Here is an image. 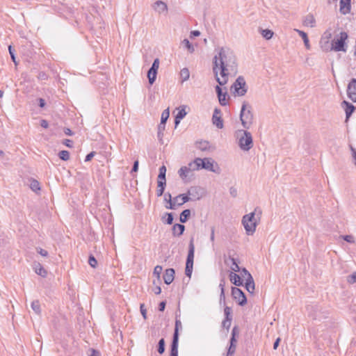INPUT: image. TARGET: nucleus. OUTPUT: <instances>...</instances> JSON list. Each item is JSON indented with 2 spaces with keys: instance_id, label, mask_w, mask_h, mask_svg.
Masks as SVG:
<instances>
[{
  "instance_id": "obj_18",
  "label": "nucleus",
  "mask_w": 356,
  "mask_h": 356,
  "mask_svg": "<svg viewBox=\"0 0 356 356\" xmlns=\"http://www.w3.org/2000/svg\"><path fill=\"white\" fill-rule=\"evenodd\" d=\"M195 147L197 149L202 152L209 151L211 149V145L207 140L197 141L195 143Z\"/></svg>"
},
{
  "instance_id": "obj_41",
  "label": "nucleus",
  "mask_w": 356,
  "mask_h": 356,
  "mask_svg": "<svg viewBox=\"0 0 356 356\" xmlns=\"http://www.w3.org/2000/svg\"><path fill=\"white\" fill-rule=\"evenodd\" d=\"M227 92H225L224 93H222L220 95V96L218 97L219 103L221 106L227 105Z\"/></svg>"
},
{
  "instance_id": "obj_64",
  "label": "nucleus",
  "mask_w": 356,
  "mask_h": 356,
  "mask_svg": "<svg viewBox=\"0 0 356 356\" xmlns=\"http://www.w3.org/2000/svg\"><path fill=\"white\" fill-rule=\"evenodd\" d=\"M350 149H351V152H352L353 158L354 160V163L356 166V149L355 148H353V147H351Z\"/></svg>"
},
{
  "instance_id": "obj_1",
  "label": "nucleus",
  "mask_w": 356,
  "mask_h": 356,
  "mask_svg": "<svg viewBox=\"0 0 356 356\" xmlns=\"http://www.w3.org/2000/svg\"><path fill=\"white\" fill-rule=\"evenodd\" d=\"M213 72L220 86L225 85L230 74L237 72L236 58L234 51L228 47H220L213 58Z\"/></svg>"
},
{
  "instance_id": "obj_12",
  "label": "nucleus",
  "mask_w": 356,
  "mask_h": 356,
  "mask_svg": "<svg viewBox=\"0 0 356 356\" xmlns=\"http://www.w3.org/2000/svg\"><path fill=\"white\" fill-rule=\"evenodd\" d=\"M220 114V110L218 108H215L212 117V122L213 124L216 125L218 129H222L223 127V121Z\"/></svg>"
},
{
  "instance_id": "obj_61",
  "label": "nucleus",
  "mask_w": 356,
  "mask_h": 356,
  "mask_svg": "<svg viewBox=\"0 0 356 356\" xmlns=\"http://www.w3.org/2000/svg\"><path fill=\"white\" fill-rule=\"evenodd\" d=\"M216 92L217 93L218 97H220V95L223 93L222 88L220 87V86H216L215 87Z\"/></svg>"
},
{
  "instance_id": "obj_39",
  "label": "nucleus",
  "mask_w": 356,
  "mask_h": 356,
  "mask_svg": "<svg viewBox=\"0 0 356 356\" xmlns=\"http://www.w3.org/2000/svg\"><path fill=\"white\" fill-rule=\"evenodd\" d=\"M58 156L63 161H67L70 159V152L67 150H62L58 153Z\"/></svg>"
},
{
  "instance_id": "obj_62",
  "label": "nucleus",
  "mask_w": 356,
  "mask_h": 356,
  "mask_svg": "<svg viewBox=\"0 0 356 356\" xmlns=\"http://www.w3.org/2000/svg\"><path fill=\"white\" fill-rule=\"evenodd\" d=\"M216 92L217 93L218 97H220V95L223 93L222 88L220 87V86H216L215 87Z\"/></svg>"
},
{
  "instance_id": "obj_9",
  "label": "nucleus",
  "mask_w": 356,
  "mask_h": 356,
  "mask_svg": "<svg viewBox=\"0 0 356 356\" xmlns=\"http://www.w3.org/2000/svg\"><path fill=\"white\" fill-rule=\"evenodd\" d=\"M232 296L233 298L241 306H243L247 302V298L242 290L237 287H232Z\"/></svg>"
},
{
  "instance_id": "obj_54",
  "label": "nucleus",
  "mask_w": 356,
  "mask_h": 356,
  "mask_svg": "<svg viewBox=\"0 0 356 356\" xmlns=\"http://www.w3.org/2000/svg\"><path fill=\"white\" fill-rule=\"evenodd\" d=\"M166 220L165 222L168 225H171L173 222V216L171 213H166Z\"/></svg>"
},
{
  "instance_id": "obj_58",
  "label": "nucleus",
  "mask_w": 356,
  "mask_h": 356,
  "mask_svg": "<svg viewBox=\"0 0 356 356\" xmlns=\"http://www.w3.org/2000/svg\"><path fill=\"white\" fill-rule=\"evenodd\" d=\"M140 312H141V314L143 315V318L145 319H146L147 318V316H146L147 311H146V309H145L144 304L140 305Z\"/></svg>"
},
{
  "instance_id": "obj_7",
  "label": "nucleus",
  "mask_w": 356,
  "mask_h": 356,
  "mask_svg": "<svg viewBox=\"0 0 356 356\" xmlns=\"http://www.w3.org/2000/svg\"><path fill=\"white\" fill-rule=\"evenodd\" d=\"M231 89L234 90L235 96H244L248 91V86L244 77L239 76L232 84Z\"/></svg>"
},
{
  "instance_id": "obj_17",
  "label": "nucleus",
  "mask_w": 356,
  "mask_h": 356,
  "mask_svg": "<svg viewBox=\"0 0 356 356\" xmlns=\"http://www.w3.org/2000/svg\"><path fill=\"white\" fill-rule=\"evenodd\" d=\"M175 270L173 268H168L165 270L163 275V280L166 284H171L175 277Z\"/></svg>"
},
{
  "instance_id": "obj_22",
  "label": "nucleus",
  "mask_w": 356,
  "mask_h": 356,
  "mask_svg": "<svg viewBox=\"0 0 356 356\" xmlns=\"http://www.w3.org/2000/svg\"><path fill=\"white\" fill-rule=\"evenodd\" d=\"M153 7H154V9L159 13L167 11V10H168L166 3L161 1H156L154 3Z\"/></svg>"
},
{
  "instance_id": "obj_11",
  "label": "nucleus",
  "mask_w": 356,
  "mask_h": 356,
  "mask_svg": "<svg viewBox=\"0 0 356 356\" xmlns=\"http://www.w3.org/2000/svg\"><path fill=\"white\" fill-rule=\"evenodd\" d=\"M348 97L353 102H356V79H353L347 88Z\"/></svg>"
},
{
  "instance_id": "obj_32",
  "label": "nucleus",
  "mask_w": 356,
  "mask_h": 356,
  "mask_svg": "<svg viewBox=\"0 0 356 356\" xmlns=\"http://www.w3.org/2000/svg\"><path fill=\"white\" fill-rule=\"evenodd\" d=\"M186 115V112L184 108L179 110L177 114L176 115L175 123L177 125L181 119H183Z\"/></svg>"
},
{
  "instance_id": "obj_45",
  "label": "nucleus",
  "mask_w": 356,
  "mask_h": 356,
  "mask_svg": "<svg viewBox=\"0 0 356 356\" xmlns=\"http://www.w3.org/2000/svg\"><path fill=\"white\" fill-rule=\"evenodd\" d=\"M340 238H342L344 241L349 243H355V237L353 235H341L340 236Z\"/></svg>"
},
{
  "instance_id": "obj_59",
  "label": "nucleus",
  "mask_w": 356,
  "mask_h": 356,
  "mask_svg": "<svg viewBox=\"0 0 356 356\" xmlns=\"http://www.w3.org/2000/svg\"><path fill=\"white\" fill-rule=\"evenodd\" d=\"M229 193L233 197H236L237 195V189L233 186L229 188Z\"/></svg>"
},
{
  "instance_id": "obj_16",
  "label": "nucleus",
  "mask_w": 356,
  "mask_h": 356,
  "mask_svg": "<svg viewBox=\"0 0 356 356\" xmlns=\"http://www.w3.org/2000/svg\"><path fill=\"white\" fill-rule=\"evenodd\" d=\"M194 252H195V246L193 244V239L192 238L189 243L188 252V256H187L186 264L193 265Z\"/></svg>"
},
{
  "instance_id": "obj_36",
  "label": "nucleus",
  "mask_w": 356,
  "mask_h": 356,
  "mask_svg": "<svg viewBox=\"0 0 356 356\" xmlns=\"http://www.w3.org/2000/svg\"><path fill=\"white\" fill-rule=\"evenodd\" d=\"M31 308L37 314H40L41 312L40 305L38 300H34L31 303Z\"/></svg>"
},
{
  "instance_id": "obj_27",
  "label": "nucleus",
  "mask_w": 356,
  "mask_h": 356,
  "mask_svg": "<svg viewBox=\"0 0 356 356\" xmlns=\"http://www.w3.org/2000/svg\"><path fill=\"white\" fill-rule=\"evenodd\" d=\"M165 184H166L165 181H162V180L157 181L158 188L156 190V195L158 197H160L163 194Z\"/></svg>"
},
{
  "instance_id": "obj_47",
  "label": "nucleus",
  "mask_w": 356,
  "mask_h": 356,
  "mask_svg": "<svg viewBox=\"0 0 356 356\" xmlns=\"http://www.w3.org/2000/svg\"><path fill=\"white\" fill-rule=\"evenodd\" d=\"M162 266H155L154 269V275H155L156 277H157V279L159 280L160 279V275L161 273H162Z\"/></svg>"
},
{
  "instance_id": "obj_35",
  "label": "nucleus",
  "mask_w": 356,
  "mask_h": 356,
  "mask_svg": "<svg viewBox=\"0 0 356 356\" xmlns=\"http://www.w3.org/2000/svg\"><path fill=\"white\" fill-rule=\"evenodd\" d=\"M261 34L265 39L270 40L273 35V32L270 29H262Z\"/></svg>"
},
{
  "instance_id": "obj_53",
  "label": "nucleus",
  "mask_w": 356,
  "mask_h": 356,
  "mask_svg": "<svg viewBox=\"0 0 356 356\" xmlns=\"http://www.w3.org/2000/svg\"><path fill=\"white\" fill-rule=\"evenodd\" d=\"M159 67V58H156V59H154V62L152 63V67L150 68L153 69V70H156L157 72Z\"/></svg>"
},
{
  "instance_id": "obj_6",
  "label": "nucleus",
  "mask_w": 356,
  "mask_h": 356,
  "mask_svg": "<svg viewBox=\"0 0 356 356\" xmlns=\"http://www.w3.org/2000/svg\"><path fill=\"white\" fill-rule=\"evenodd\" d=\"M168 205H165V208L168 209H176L178 207L183 205L184 203L192 200L188 195L186 194H180L174 198H172L171 195H168Z\"/></svg>"
},
{
  "instance_id": "obj_14",
  "label": "nucleus",
  "mask_w": 356,
  "mask_h": 356,
  "mask_svg": "<svg viewBox=\"0 0 356 356\" xmlns=\"http://www.w3.org/2000/svg\"><path fill=\"white\" fill-rule=\"evenodd\" d=\"M351 0H340L339 10L343 15L348 14L351 10Z\"/></svg>"
},
{
  "instance_id": "obj_55",
  "label": "nucleus",
  "mask_w": 356,
  "mask_h": 356,
  "mask_svg": "<svg viewBox=\"0 0 356 356\" xmlns=\"http://www.w3.org/2000/svg\"><path fill=\"white\" fill-rule=\"evenodd\" d=\"M231 308L229 307H225V309H224V313H225V318H231Z\"/></svg>"
},
{
  "instance_id": "obj_8",
  "label": "nucleus",
  "mask_w": 356,
  "mask_h": 356,
  "mask_svg": "<svg viewBox=\"0 0 356 356\" xmlns=\"http://www.w3.org/2000/svg\"><path fill=\"white\" fill-rule=\"evenodd\" d=\"M196 162H197L198 170L205 169L207 170L216 172V170L214 168V165L217 166V164L215 163L213 159L211 158H196Z\"/></svg>"
},
{
  "instance_id": "obj_50",
  "label": "nucleus",
  "mask_w": 356,
  "mask_h": 356,
  "mask_svg": "<svg viewBox=\"0 0 356 356\" xmlns=\"http://www.w3.org/2000/svg\"><path fill=\"white\" fill-rule=\"evenodd\" d=\"M347 281L349 284H354L356 282V273H353V274L348 275L347 277Z\"/></svg>"
},
{
  "instance_id": "obj_19",
  "label": "nucleus",
  "mask_w": 356,
  "mask_h": 356,
  "mask_svg": "<svg viewBox=\"0 0 356 356\" xmlns=\"http://www.w3.org/2000/svg\"><path fill=\"white\" fill-rule=\"evenodd\" d=\"M232 263V265L230 266V268L232 270V272H238L240 270V268L238 266V264L237 263V261L234 257H232L231 256H229V257L225 259V262L227 265H229V262Z\"/></svg>"
},
{
  "instance_id": "obj_60",
  "label": "nucleus",
  "mask_w": 356,
  "mask_h": 356,
  "mask_svg": "<svg viewBox=\"0 0 356 356\" xmlns=\"http://www.w3.org/2000/svg\"><path fill=\"white\" fill-rule=\"evenodd\" d=\"M95 154V152H91L90 153L87 154L86 156V159H85V161L86 162L90 161L94 157Z\"/></svg>"
},
{
  "instance_id": "obj_13",
  "label": "nucleus",
  "mask_w": 356,
  "mask_h": 356,
  "mask_svg": "<svg viewBox=\"0 0 356 356\" xmlns=\"http://www.w3.org/2000/svg\"><path fill=\"white\" fill-rule=\"evenodd\" d=\"M236 330H237L236 327H234L232 329V337L230 339V346H229V347L228 348V351H227L228 356H232L236 351Z\"/></svg>"
},
{
  "instance_id": "obj_2",
  "label": "nucleus",
  "mask_w": 356,
  "mask_h": 356,
  "mask_svg": "<svg viewBox=\"0 0 356 356\" xmlns=\"http://www.w3.org/2000/svg\"><path fill=\"white\" fill-rule=\"evenodd\" d=\"M261 213V209L256 207L252 212L243 216L241 222L248 235H252L255 232L257 226L260 222Z\"/></svg>"
},
{
  "instance_id": "obj_46",
  "label": "nucleus",
  "mask_w": 356,
  "mask_h": 356,
  "mask_svg": "<svg viewBox=\"0 0 356 356\" xmlns=\"http://www.w3.org/2000/svg\"><path fill=\"white\" fill-rule=\"evenodd\" d=\"M30 186L31 188L35 192L40 190V184L37 180L33 179L31 181Z\"/></svg>"
},
{
  "instance_id": "obj_57",
  "label": "nucleus",
  "mask_w": 356,
  "mask_h": 356,
  "mask_svg": "<svg viewBox=\"0 0 356 356\" xmlns=\"http://www.w3.org/2000/svg\"><path fill=\"white\" fill-rule=\"evenodd\" d=\"M37 252L42 257L48 256V252L42 248H37Z\"/></svg>"
},
{
  "instance_id": "obj_51",
  "label": "nucleus",
  "mask_w": 356,
  "mask_h": 356,
  "mask_svg": "<svg viewBox=\"0 0 356 356\" xmlns=\"http://www.w3.org/2000/svg\"><path fill=\"white\" fill-rule=\"evenodd\" d=\"M8 51H9V54L10 55L12 60L14 62V63L15 65H17V61H16V58H15V50L13 49L11 45H9Z\"/></svg>"
},
{
  "instance_id": "obj_43",
  "label": "nucleus",
  "mask_w": 356,
  "mask_h": 356,
  "mask_svg": "<svg viewBox=\"0 0 356 356\" xmlns=\"http://www.w3.org/2000/svg\"><path fill=\"white\" fill-rule=\"evenodd\" d=\"M182 325L180 320L176 319L175 321V327L173 337L177 336V338H179V330L181 329Z\"/></svg>"
},
{
  "instance_id": "obj_20",
  "label": "nucleus",
  "mask_w": 356,
  "mask_h": 356,
  "mask_svg": "<svg viewBox=\"0 0 356 356\" xmlns=\"http://www.w3.org/2000/svg\"><path fill=\"white\" fill-rule=\"evenodd\" d=\"M178 341L179 338H177V336L173 337L170 356H178Z\"/></svg>"
},
{
  "instance_id": "obj_49",
  "label": "nucleus",
  "mask_w": 356,
  "mask_h": 356,
  "mask_svg": "<svg viewBox=\"0 0 356 356\" xmlns=\"http://www.w3.org/2000/svg\"><path fill=\"white\" fill-rule=\"evenodd\" d=\"M88 264L92 268H95L97 265V261L93 255H90L88 259Z\"/></svg>"
},
{
  "instance_id": "obj_63",
  "label": "nucleus",
  "mask_w": 356,
  "mask_h": 356,
  "mask_svg": "<svg viewBox=\"0 0 356 356\" xmlns=\"http://www.w3.org/2000/svg\"><path fill=\"white\" fill-rule=\"evenodd\" d=\"M138 170V161H136L134 163V165H133V168H132V170H131V173L134 172H137Z\"/></svg>"
},
{
  "instance_id": "obj_42",
  "label": "nucleus",
  "mask_w": 356,
  "mask_h": 356,
  "mask_svg": "<svg viewBox=\"0 0 356 356\" xmlns=\"http://www.w3.org/2000/svg\"><path fill=\"white\" fill-rule=\"evenodd\" d=\"M186 168L188 169V171H195V170H199L198 168H196L197 167V162H196V159H194L193 161L190 162L188 165H186Z\"/></svg>"
},
{
  "instance_id": "obj_44",
  "label": "nucleus",
  "mask_w": 356,
  "mask_h": 356,
  "mask_svg": "<svg viewBox=\"0 0 356 356\" xmlns=\"http://www.w3.org/2000/svg\"><path fill=\"white\" fill-rule=\"evenodd\" d=\"M158 352L159 354H163L165 351V340L164 339H161L158 343Z\"/></svg>"
},
{
  "instance_id": "obj_28",
  "label": "nucleus",
  "mask_w": 356,
  "mask_h": 356,
  "mask_svg": "<svg viewBox=\"0 0 356 356\" xmlns=\"http://www.w3.org/2000/svg\"><path fill=\"white\" fill-rule=\"evenodd\" d=\"M157 72L153 69L149 68L147 72V78L150 85H152L156 79Z\"/></svg>"
},
{
  "instance_id": "obj_48",
  "label": "nucleus",
  "mask_w": 356,
  "mask_h": 356,
  "mask_svg": "<svg viewBox=\"0 0 356 356\" xmlns=\"http://www.w3.org/2000/svg\"><path fill=\"white\" fill-rule=\"evenodd\" d=\"M193 266L192 264H186V268H185V274L188 277H191L193 271Z\"/></svg>"
},
{
  "instance_id": "obj_33",
  "label": "nucleus",
  "mask_w": 356,
  "mask_h": 356,
  "mask_svg": "<svg viewBox=\"0 0 356 356\" xmlns=\"http://www.w3.org/2000/svg\"><path fill=\"white\" fill-rule=\"evenodd\" d=\"M225 278H222L220 282L219 287L220 288V300H225Z\"/></svg>"
},
{
  "instance_id": "obj_52",
  "label": "nucleus",
  "mask_w": 356,
  "mask_h": 356,
  "mask_svg": "<svg viewBox=\"0 0 356 356\" xmlns=\"http://www.w3.org/2000/svg\"><path fill=\"white\" fill-rule=\"evenodd\" d=\"M231 321H232V318H225V320L222 323V326L224 327H226L227 329H229L231 325Z\"/></svg>"
},
{
  "instance_id": "obj_24",
  "label": "nucleus",
  "mask_w": 356,
  "mask_h": 356,
  "mask_svg": "<svg viewBox=\"0 0 356 356\" xmlns=\"http://www.w3.org/2000/svg\"><path fill=\"white\" fill-rule=\"evenodd\" d=\"M245 286L246 290L249 293H254V291L255 289V285H254V280L252 276H250V277L248 279H246Z\"/></svg>"
},
{
  "instance_id": "obj_25",
  "label": "nucleus",
  "mask_w": 356,
  "mask_h": 356,
  "mask_svg": "<svg viewBox=\"0 0 356 356\" xmlns=\"http://www.w3.org/2000/svg\"><path fill=\"white\" fill-rule=\"evenodd\" d=\"M185 230V226L181 224H175L172 227V233L175 236H181Z\"/></svg>"
},
{
  "instance_id": "obj_26",
  "label": "nucleus",
  "mask_w": 356,
  "mask_h": 356,
  "mask_svg": "<svg viewBox=\"0 0 356 356\" xmlns=\"http://www.w3.org/2000/svg\"><path fill=\"white\" fill-rule=\"evenodd\" d=\"M295 31L302 38L306 49H310V44H309V38L307 37V33L305 32H304L302 31H300V30H298V29H295Z\"/></svg>"
},
{
  "instance_id": "obj_30",
  "label": "nucleus",
  "mask_w": 356,
  "mask_h": 356,
  "mask_svg": "<svg viewBox=\"0 0 356 356\" xmlns=\"http://www.w3.org/2000/svg\"><path fill=\"white\" fill-rule=\"evenodd\" d=\"M191 172V171H188V169L186 168V166H182L179 170H178V175L181 177V179L184 181H185L188 176V174Z\"/></svg>"
},
{
  "instance_id": "obj_5",
  "label": "nucleus",
  "mask_w": 356,
  "mask_h": 356,
  "mask_svg": "<svg viewBox=\"0 0 356 356\" xmlns=\"http://www.w3.org/2000/svg\"><path fill=\"white\" fill-rule=\"evenodd\" d=\"M347 33L342 31L339 35L334 37L332 40L331 49L335 51H346V41L348 39Z\"/></svg>"
},
{
  "instance_id": "obj_21",
  "label": "nucleus",
  "mask_w": 356,
  "mask_h": 356,
  "mask_svg": "<svg viewBox=\"0 0 356 356\" xmlns=\"http://www.w3.org/2000/svg\"><path fill=\"white\" fill-rule=\"evenodd\" d=\"M229 277L231 282L233 283L234 285L238 286L243 285V281L238 274L234 272H231L229 275Z\"/></svg>"
},
{
  "instance_id": "obj_40",
  "label": "nucleus",
  "mask_w": 356,
  "mask_h": 356,
  "mask_svg": "<svg viewBox=\"0 0 356 356\" xmlns=\"http://www.w3.org/2000/svg\"><path fill=\"white\" fill-rule=\"evenodd\" d=\"M170 115V112L168 109H166L163 111L161 114V124H165L166 121L168 120Z\"/></svg>"
},
{
  "instance_id": "obj_56",
  "label": "nucleus",
  "mask_w": 356,
  "mask_h": 356,
  "mask_svg": "<svg viewBox=\"0 0 356 356\" xmlns=\"http://www.w3.org/2000/svg\"><path fill=\"white\" fill-rule=\"evenodd\" d=\"M242 276L246 280L250 277V276H252L251 274L247 270L246 268H243L242 269Z\"/></svg>"
},
{
  "instance_id": "obj_29",
  "label": "nucleus",
  "mask_w": 356,
  "mask_h": 356,
  "mask_svg": "<svg viewBox=\"0 0 356 356\" xmlns=\"http://www.w3.org/2000/svg\"><path fill=\"white\" fill-rule=\"evenodd\" d=\"M315 19L312 15H308L304 19V24L307 26L314 27L315 25Z\"/></svg>"
},
{
  "instance_id": "obj_34",
  "label": "nucleus",
  "mask_w": 356,
  "mask_h": 356,
  "mask_svg": "<svg viewBox=\"0 0 356 356\" xmlns=\"http://www.w3.org/2000/svg\"><path fill=\"white\" fill-rule=\"evenodd\" d=\"M180 76L181 79V82H184L187 81L190 77V72L188 68L184 67L180 71Z\"/></svg>"
},
{
  "instance_id": "obj_3",
  "label": "nucleus",
  "mask_w": 356,
  "mask_h": 356,
  "mask_svg": "<svg viewBox=\"0 0 356 356\" xmlns=\"http://www.w3.org/2000/svg\"><path fill=\"white\" fill-rule=\"evenodd\" d=\"M235 136L238 140L239 147L243 151H248L253 147V140L252 134L245 130H238L235 133Z\"/></svg>"
},
{
  "instance_id": "obj_10",
  "label": "nucleus",
  "mask_w": 356,
  "mask_h": 356,
  "mask_svg": "<svg viewBox=\"0 0 356 356\" xmlns=\"http://www.w3.org/2000/svg\"><path fill=\"white\" fill-rule=\"evenodd\" d=\"M202 188L199 186L191 187L188 191L187 195L192 198L191 200H200L202 196Z\"/></svg>"
},
{
  "instance_id": "obj_4",
  "label": "nucleus",
  "mask_w": 356,
  "mask_h": 356,
  "mask_svg": "<svg viewBox=\"0 0 356 356\" xmlns=\"http://www.w3.org/2000/svg\"><path fill=\"white\" fill-rule=\"evenodd\" d=\"M253 119L254 115L251 106L244 102L240 112V120L243 128L248 129L253 122Z\"/></svg>"
},
{
  "instance_id": "obj_37",
  "label": "nucleus",
  "mask_w": 356,
  "mask_h": 356,
  "mask_svg": "<svg viewBox=\"0 0 356 356\" xmlns=\"http://www.w3.org/2000/svg\"><path fill=\"white\" fill-rule=\"evenodd\" d=\"M165 173H166V168L165 165H162L159 168V174L158 176V180L165 181Z\"/></svg>"
},
{
  "instance_id": "obj_15",
  "label": "nucleus",
  "mask_w": 356,
  "mask_h": 356,
  "mask_svg": "<svg viewBox=\"0 0 356 356\" xmlns=\"http://www.w3.org/2000/svg\"><path fill=\"white\" fill-rule=\"evenodd\" d=\"M341 106L343 108L346 113V120H348L349 118L351 116L354 111L355 110V107L350 103L343 101L341 103Z\"/></svg>"
},
{
  "instance_id": "obj_31",
  "label": "nucleus",
  "mask_w": 356,
  "mask_h": 356,
  "mask_svg": "<svg viewBox=\"0 0 356 356\" xmlns=\"http://www.w3.org/2000/svg\"><path fill=\"white\" fill-rule=\"evenodd\" d=\"M191 216V210L190 209H185L184 210L181 214H180V216H179V220L182 223H184L186 222L188 218L190 217Z\"/></svg>"
},
{
  "instance_id": "obj_23",
  "label": "nucleus",
  "mask_w": 356,
  "mask_h": 356,
  "mask_svg": "<svg viewBox=\"0 0 356 356\" xmlns=\"http://www.w3.org/2000/svg\"><path fill=\"white\" fill-rule=\"evenodd\" d=\"M33 269L36 274L44 277L47 275V270L42 266L40 263H34Z\"/></svg>"
},
{
  "instance_id": "obj_38",
  "label": "nucleus",
  "mask_w": 356,
  "mask_h": 356,
  "mask_svg": "<svg viewBox=\"0 0 356 356\" xmlns=\"http://www.w3.org/2000/svg\"><path fill=\"white\" fill-rule=\"evenodd\" d=\"M182 44L186 47L190 53H193L195 50L193 46L191 44L188 39H184L181 42Z\"/></svg>"
}]
</instances>
